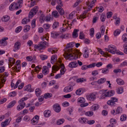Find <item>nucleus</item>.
I'll use <instances>...</instances> for the list:
<instances>
[{"label":"nucleus","instance_id":"24","mask_svg":"<svg viewBox=\"0 0 127 127\" xmlns=\"http://www.w3.org/2000/svg\"><path fill=\"white\" fill-rule=\"evenodd\" d=\"M117 84L119 85H123L124 84V81L120 78H117L116 80Z\"/></svg>","mask_w":127,"mask_h":127},{"label":"nucleus","instance_id":"28","mask_svg":"<svg viewBox=\"0 0 127 127\" xmlns=\"http://www.w3.org/2000/svg\"><path fill=\"white\" fill-rule=\"evenodd\" d=\"M122 39L124 42H127V34H124L122 36Z\"/></svg>","mask_w":127,"mask_h":127},{"label":"nucleus","instance_id":"52","mask_svg":"<svg viewBox=\"0 0 127 127\" xmlns=\"http://www.w3.org/2000/svg\"><path fill=\"white\" fill-rule=\"evenodd\" d=\"M87 50L86 49L85 50L84 54L83 55L84 57L85 58H87L89 56V53L87 52Z\"/></svg>","mask_w":127,"mask_h":127},{"label":"nucleus","instance_id":"34","mask_svg":"<svg viewBox=\"0 0 127 127\" xmlns=\"http://www.w3.org/2000/svg\"><path fill=\"white\" fill-rule=\"evenodd\" d=\"M57 56L56 55H53L51 58V63L52 64H53L54 63V61L56 60V61L57 60Z\"/></svg>","mask_w":127,"mask_h":127},{"label":"nucleus","instance_id":"63","mask_svg":"<svg viewBox=\"0 0 127 127\" xmlns=\"http://www.w3.org/2000/svg\"><path fill=\"white\" fill-rule=\"evenodd\" d=\"M30 117L28 116H25L23 120L26 121H28L30 120Z\"/></svg>","mask_w":127,"mask_h":127},{"label":"nucleus","instance_id":"39","mask_svg":"<svg viewBox=\"0 0 127 127\" xmlns=\"http://www.w3.org/2000/svg\"><path fill=\"white\" fill-rule=\"evenodd\" d=\"M122 108L120 107H119L117 108L116 110V114H119L122 113Z\"/></svg>","mask_w":127,"mask_h":127},{"label":"nucleus","instance_id":"55","mask_svg":"<svg viewBox=\"0 0 127 127\" xmlns=\"http://www.w3.org/2000/svg\"><path fill=\"white\" fill-rule=\"evenodd\" d=\"M56 1L58 5V6L60 7L63 6V4L61 0H56Z\"/></svg>","mask_w":127,"mask_h":127},{"label":"nucleus","instance_id":"46","mask_svg":"<svg viewBox=\"0 0 127 127\" xmlns=\"http://www.w3.org/2000/svg\"><path fill=\"white\" fill-rule=\"evenodd\" d=\"M52 96V94L51 93H47L44 95V97L45 98H50Z\"/></svg>","mask_w":127,"mask_h":127},{"label":"nucleus","instance_id":"59","mask_svg":"<svg viewBox=\"0 0 127 127\" xmlns=\"http://www.w3.org/2000/svg\"><path fill=\"white\" fill-rule=\"evenodd\" d=\"M112 14V13L111 12H107L106 14L107 17L108 18L111 17Z\"/></svg>","mask_w":127,"mask_h":127},{"label":"nucleus","instance_id":"40","mask_svg":"<svg viewBox=\"0 0 127 127\" xmlns=\"http://www.w3.org/2000/svg\"><path fill=\"white\" fill-rule=\"evenodd\" d=\"M30 28V26L29 25H26L24 28V31L25 32H28Z\"/></svg>","mask_w":127,"mask_h":127},{"label":"nucleus","instance_id":"42","mask_svg":"<svg viewBox=\"0 0 127 127\" xmlns=\"http://www.w3.org/2000/svg\"><path fill=\"white\" fill-rule=\"evenodd\" d=\"M126 119L127 116L125 114H123L121 116L120 119L122 121H125Z\"/></svg>","mask_w":127,"mask_h":127},{"label":"nucleus","instance_id":"20","mask_svg":"<svg viewBox=\"0 0 127 127\" xmlns=\"http://www.w3.org/2000/svg\"><path fill=\"white\" fill-rule=\"evenodd\" d=\"M21 43L19 41L16 42L14 45V48L16 50H18L20 48Z\"/></svg>","mask_w":127,"mask_h":127},{"label":"nucleus","instance_id":"15","mask_svg":"<svg viewBox=\"0 0 127 127\" xmlns=\"http://www.w3.org/2000/svg\"><path fill=\"white\" fill-rule=\"evenodd\" d=\"M77 65V64L76 62H71L68 65L69 67L71 68L75 67Z\"/></svg>","mask_w":127,"mask_h":127},{"label":"nucleus","instance_id":"12","mask_svg":"<svg viewBox=\"0 0 127 127\" xmlns=\"http://www.w3.org/2000/svg\"><path fill=\"white\" fill-rule=\"evenodd\" d=\"M73 89V87L72 86H69L65 87L63 91L65 93L71 91Z\"/></svg>","mask_w":127,"mask_h":127},{"label":"nucleus","instance_id":"1","mask_svg":"<svg viewBox=\"0 0 127 127\" xmlns=\"http://www.w3.org/2000/svg\"><path fill=\"white\" fill-rule=\"evenodd\" d=\"M73 44L70 43L67 44L65 51V55H63L65 58L69 60L76 59L78 58V55L75 56L73 54V53L72 51L71 48H68L73 47Z\"/></svg>","mask_w":127,"mask_h":127},{"label":"nucleus","instance_id":"3","mask_svg":"<svg viewBox=\"0 0 127 127\" xmlns=\"http://www.w3.org/2000/svg\"><path fill=\"white\" fill-rule=\"evenodd\" d=\"M48 43L45 41L41 42L40 44L37 45H35L34 46V48L38 50L44 49L45 48V45H47ZM48 45L47 44V45Z\"/></svg>","mask_w":127,"mask_h":127},{"label":"nucleus","instance_id":"9","mask_svg":"<svg viewBox=\"0 0 127 127\" xmlns=\"http://www.w3.org/2000/svg\"><path fill=\"white\" fill-rule=\"evenodd\" d=\"M22 0H18L17 2H15V4H14L15 6V9H17L20 8L22 6Z\"/></svg>","mask_w":127,"mask_h":127},{"label":"nucleus","instance_id":"19","mask_svg":"<svg viewBox=\"0 0 127 127\" xmlns=\"http://www.w3.org/2000/svg\"><path fill=\"white\" fill-rule=\"evenodd\" d=\"M79 31L78 29H74L72 35L73 37L74 38L77 37L78 36L77 32Z\"/></svg>","mask_w":127,"mask_h":127},{"label":"nucleus","instance_id":"10","mask_svg":"<svg viewBox=\"0 0 127 127\" xmlns=\"http://www.w3.org/2000/svg\"><path fill=\"white\" fill-rule=\"evenodd\" d=\"M54 110L57 112H59L61 110V107L58 104H56L53 106Z\"/></svg>","mask_w":127,"mask_h":127},{"label":"nucleus","instance_id":"51","mask_svg":"<svg viewBox=\"0 0 127 127\" xmlns=\"http://www.w3.org/2000/svg\"><path fill=\"white\" fill-rule=\"evenodd\" d=\"M94 30L93 28H92L90 30V35L91 37H93L94 36Z\"/></svg>","mask_w":127,"mask_h":127},{"label":"nucleus","instance_id":"50","mask_svg":"<svg viewBox=\"0 0 127 127\" xmlns=\"http://www.w3.org/2000/svg\"><path fill=\"white\" fill-rule=\"evenodd\" d=\"M40 57L41 59L42 60L46 59L48 58V56H47L43 55H40Z\"/></svg>","mask_w":127,"mask_h":127},{"label":"nucleus","instance_id":"45","mask_svg":"<svg viewBox=\"0 0 127 127\" xmlns=\"http://www.w3.org/2000/svg\"><path fill=\"white\" fill-rule=\"evenodd\" d=\"M99 105L97 104H95L92 107L93 108V110L94 111L98 109L99 107Z\"/></svg>","mask_w":127,"mask_h":127},{"label":"nucleus","instance_id":"43","mask_svg":"<svg viewBox=\"0 0 127 127\" xmlns=\"http://www.w3.org/2000/svg\"><path fill=\"white\" fill-rule=\"evenodd\" d=\"M85 35L82 32H80L79 35V38L81 39H85Z\"/></svg>","mask_w":127,"mask_h":127},{"label":"nucleus","instance_id":"33","mask_svg":"<svg viewBox=\"0 0 127 127\" xmlns=\"http://www.w3.org/2000/svg\"><path fill=\"white\" fill-rule=\"evenodd\" d=\"M35 92L37 96H39L40 95L41 92L40 89L38 88L35 90Z\"/></svg>","mask_w":127,"mask_h":127},{"label":"nucleus","instance_id":"47","mask_svg":"<svg viewBox=\"0 0 127 127\" xmlns=\"http://www.w3.org/2000/svg\"><path fill=\"white\" fill-rule=\"evenodd\" d=\"M52 70L54 71H58L59 69V67L57 65H53L52 67Z\"/></svg>","mask_w":127,"mask_h":127},{"label":"nucleus","instance_id":"30","mask_svg":"<svg viewBox=\"0 0 127 127\" xmlns=\"http://www.w3.org/2000/svg\"><path fill=\"white\" fill-rule=\"evenodd\" d=\"M82 88L76 90V93L77 95H80L83 93V92L82 91Z\"/></svg>","mask_w":127,"mask_h":127},{"label":"nucleus","instance_id":"36","mask_svg":"<svg viewBox=\"0 0 127 127\" xmlns=\"http://www.w3.org/2000/svg\"><path fill=\"white\" fill-rule=\"evenodd\" d=\"M14 4L15 2H13L12 3L10 6L9 9L11 11H13L15 9V6L14 5Z\"/></svg>","mask_w":127,"mask_h":127},{"label":"nucleus","instance_id":"13","mask_svg":"<svg viewBox=\"0 0 127 127\" xmlns=\"http://www.w3.org/2000/svg\"><path fill=\"white\" fill-rule=\"evenodd\" d=\"M56 9L58 10L61 15H63L64 14V11L62 8L60 6H57Z\"/></svg>","mask_w":127,"mask_h":127},{"label":"nucleus","instance_id":"57","mask_svg":"<svg viewBox=\"0 0 127 127\" xmlns=\"http://www.w3.org/2000/svg\"><path fill=\"white\" fill-rule=\"evenodd\" d=\"M98 72L97 70H95L93 71L92 73V74L93 76H95L98 74Z\"/></svg>","mask_w":127,"mask_h":127},{"label":"nucleus","instance_id":"54","mask_svg":"<svg viewBox=\"0 0 127 127\" xmlns=\"http://www.w3.org/2000/svg\"><path fill=\"white\" fill-rule=\"evenodd\" d=\"M106 18V16L105 15L103 14H101L100 16V20L102 22H104Z\"/></svg>","mask_w":127,"mask_h":127},{"label":"nucleus","instance_id":"62","mask_svg":"<svg viewBox=\"0 0 127 127\" xmlns=\"http://www.w3.org/2000/svg\"><path fill=\"white\" fill-rule=\"evenodd\" d=\"M116 119H111L110 120V124H115L116 123Z\"/></svg>","mask_w":127,"mask_h":127},{"label":"nucleus","instance_id":"35","mask_svg":"<svg viewBox=\"0 0 127 127\" xmlns=\"http://www.w3.org/2000/svg\"><path fill=\"white\" fill-rule=\"evenodd\" d=\"M121 32V30L119 29H117L114 32V34L115 36H116L118 35Z\"/></svg>","mask_w":127,"mask_h":127},{"label":"nucleus","instance_id":"4","mask_svg":"<svg viewBox=\"0 0 127 127\" xmlns=\"http://www.w3.org/2000/svg\"><path fill=\"white\" fill-rule=\"evenodd\" d=\"M38 7L37 6H35L30 11L29 14V17L31 18L33 15H35L38 10Z\"/></svg>","mask_w":127,"mask_h":127},{"label":"nucleus","instance_id":"32","mask_svg":"<svg viewBox=\"0 0 127 127\" xmlns=\"http://www.w3.org/2000/svg\"><path fill=\"white\" fill-rule=\"evenodd\" d=\"M59 35V34L56 32H52L51 33V36L53 38H56Z\"/></svg>","mask_w":127,"mask_h":127},{"label":"nucleus","instance_id":"23","mask_svg":"<svg viewBox=\"0 0 127 127\" xmlns=\"http://www.w3.org/2000/svg\"><path fill=\"white\" fill-rule=\"evenodd\" d=\"M87 13V11H84L83 13L80 15V16L77 17V19H78L79 17V19L83 18L84 19L86 18V14Z\"/></svg>","mask_w":127,"mask_h":127},{"label":"nucleus","instance_id":"5","mask_svg":"<svg viewBox=\"0 0 127 127\" xmlns=\"http://www.w3.org/2000/svg\"><path fill=\"white\" fill-rule=\"evenodd\" d=\"M105 49L106 51H108L111 54H114L115 53V51L117 49V48L114 45H110L108 46V48H105Z\"/></svg>","mask_w":127,"mask_h":127},{"label":"nucleus","instance_id":"18","mask_svg":"<svg viewBox=\"0 0 127 127\" xmlns=\"http://www.w3.org/2000/svg\"><path fill=\"white\" fill-rule=\"evenodd\" d=\"M44 114L45 117H47L51 115V111L49 110H45L44 112Z\"/></svg>","mask_w":127,"mask_h":127},{"label":"nucleus","instance_id":"61","mask_svg":"<svg viewBox=\"0 0 127 127\" xmlns=\"http://www.w3.org/2000/svg\"><path fill=\"white\" fill-rule=\"evenodd\" d=\"M8 122V120H5L4 122H2L1 123V125L3 127H5L7 125V123Z\"/></svg>","mask_w":127,"mask_h":127},{"label":"nucleus","instance_id":"56","mask_svg":"<svg viewBox=\"0 0 127 127\" xmlns=\"http://www.w3.org/2000/svg\"><path fill=\"white\" fill-rule=\"evenodd\" d=\"M75 12H72L69 15V18L70 19H71L73 18V17L75 14Z\"/></svg>","mask_w":127,"mask_h":127},{"label":"nucleus","instance_id":"27","mask_svg":"<svg viewBox=\"0 0 127 127\" xmlns=\"http://www.w3.org/2000/svg\"><path fill=\"white\" fill-rule=\"evenodd\" d=\"M77 102L81 103H84L85 102V100L83 97H79L77 99Z\"/></svg>","mask_w":127,"mask_h":127},{"label":"nucleus","instance_id":"14","mask_svg":"<svg viewBox=\"0 0 127 127\" xmlns=\"http://www.w3.org/2000/svg\"><path fill=\"white\" fill-rule=\"evenodd\" d=\"M25 91H28L29 92H32L33 91V89L31 88V85L29 84L27 86H25L24 88Z\"/></svg>","mask_w":127,"mask_h":127},{"label":"nucleus","instance_id":"17","mask_svg":"<svg viewBox=\"0 0 127 127\" xmlns=\"http://www.w3.org/2000/svg\"><path fill=\"white\" fill-rule=\"evenodd\" d=\"M79 122L81 123H86L87 122L88 120L85 118H81L79 119Z\"/></svg>","mask_w":127,"mask_h":127},{"label":"nucleus","instance_id":"49","mask_svg":"<svg viewBox=\"0 0 127 127\" xmlns=\"http://www.w3.org/2000/svg\"><path fill=\"white\" fill-rule=\"evenodd\" d=\"M85 114L87 116H91L93 115V112L92 111H88L86 112Z\"/></svg>","mask_w":127,"mask_h":127},{"label":"nucleus","instance_id":"7","mask_svg":"<svg viewBox=\"0 0 127 127\" xmlns=\"http://www.w3.org/2000/svg\"><path fill=\"white\" fill-rule=\"evenodd\" d=\"M110 100H109L107 102V104L111 106L114 105L115 102H117L118 100L117 98L114 97L111 98Z\"/></svg>","mask_w":127,"mask_h":127},{"label":"nucleus","instance_id":"41","mask_svg":"<svg viewBox=\"0 0 127 127\" xmlns=\"http://www.w3.org/2000/svg\"><path fill=\"white\" fill-rule=\"evenodd\" d=\"M64 121V119H61L58 120L57 122V124L60 125L63 124Z\"/></svg>","mask_w":127,"mask_h":127},{"label":"nucleus","instance_id":"26","mask_svg":"<svg viewBox=\"0 0 127 127\" xmlns=\"http://www.w3.org/2000/svg\"><path fill=\"white\" fill-rule=\"evenodd\" d=\"M30 21L29 18L27 17L23 19L22 21V23L24 24H25L27 23Z\"/></svg>","mask_w":127,"mask_h":127},{"label":"nucleus","instance_id":"11","mask_svg":"<svg viewBox=\"0 0 127 127\" xmlns=\"http://www.w3.org/2000/svg\"><path fill=\"white\" fill-rule=\"evenodd\" d=\"M8 39L7 37H4L0 40V46L6 45L7 44V42L6 40Z\"/></svg>","mask_w":127,"mask_h":127},{"label":"nucleus","instance_id":"16","mask_svg":"<svg viewBox=\"0 0 127 127\" xmlns=\"http://www.w3.org/2000/svg\"><path fill=\"white\" fill-rule=\"evenodd\" d=\"M48 67L46 66H44L42 68V72L44 75L47 74L48 73Z\"/></svg>","mask_w":127,"mask_h":127},{"label":"nucleus","instance_id":"53","mask_svg":"<svg viewBox=\"0 0 127 127\" xmlns=\"http://www.w3.org/2000/svg\"><path fill=\"white\" fill-rule=\"evenodd\" d=\"M101 34L102 35H103L104 34L105 32V27L104 26H102L101 27Z\"/></svg>","mask_w":127,"mask_h":127},{"label":"nucleus","instance_id":"25","mask_svg":"<svg viewBox=\"0 0 127 127\" xmlns=\"http://www.w3.org/2000/svg\"><path fill=\"white\" fill-rule=\"evenodd\" d=\"M10 18L8 16L6 15L3 16L1 18V20L3 22H6L9 20Z\"/></svg>","mask_w":127,"mask_h":127},{"label":"nucleus","instance_id":"60","mask_svg":"<svg viewBox=\"0 0 127 127\" xmlns=\"http://www.w3.org/2000/svg\"><path fill=\"white\" fill-rule=\"evenodd\" d=\"M35 25V20L33 19L32 22V28H34Z\"/></svg>","mask_w":127,"mask_h":127},{"label":"nucleus","instance_id":"31","mask_svg":"<svg viewBox=\"0 0 127 127\" xmlns=\"http://www.w3.org/2000/svg\"><path fill=\"white\" fill-rule=\"evenodd\" d=\"M106 80L105 78H101L97 81V83L99 84H101L104 83Z\"/></svg>","mask_w":127,"mask_h":127},{"label":"nucleus","instance_id":"29","mask_svg":"<svg viewBox=\"0 0 127 127\" xmlns=\"http://www.w3.org/2000/svg\"><path fill=\"white\" fill-rule=\"evenodd\" d=\"M59 23L58 22H55L52 25V27L53 29H55L57 28L59 26Z\"/></svg>","mask_w":127,"mask_h":127},{"label":"nucleus","instance_id":"37","mask_svg":"<svg viewBox=\"0 0 127 127\" xmlns=\"http://www.w3.org/2000/svg\"><path fill=\"white\" fill-rule=\"evenodd\" d=\"M52 15L55 18H57L59 16V14L56 10L52 12Z\"/></svg>","mask_w":127,"mask_h":127},{"label":"nucleus","instance_id":"64","mask_svg":"<svg viewBox=\"0 0 127 127\" xmlns=\"http://www.w3.org/2000/svg\"><path fill=\"white\" fill-rule=\"evenodd\" d=\"M43 27L45 29H47L50 28V25L48 24H45L43 26Z\"/></svg>","mask_w":127,"mask_h":127},{"label":"nucleus","instance_id":"38","mask_svg":"<svg viewBox=\"0 0 127 127\" xmlns=\"http://www.w3.org/2000/svg\"><path fill=\"white\" fill-rule=\"evenodd\" d=\"M123 92V89L122 87L119 88L117 89V93L121 94Z\"/></svg>","mask_w":127,"mask_h":127},{"label":"nucleus","instance_id":"44","mask_svg":"<svg viewBox=\"0 0 127 127\" xmlns=\"http://www.w3.org/2000/svg\"><path fill=\"white\" fill-rule=\"evenodd\" d=\"M22 29V27L21 26H19L16 28L15 30V32L18 33L20 32Z\"/></svg>","mask_w":127,"mask_h":127},{"label":"nucleus","instance_id":"2","mask_svg":"<svg viewBox=\"0 0 127 127\" xmlns=\"http://www.w3.org/2000/svg\"><path fill=\"white\" fill-rule=\"evenodd\" d=\"M27 97H24L22 98L19 100L18 102L19 104L17 107V109L18 111H20L24 108L26 105V103L24 102L27 99Z\"/></svg>","mask_w":127,"mask_h":127},{"label":"nucleus","instance_id":"58","mask_svg":"<svg viewBox=\"0 0 127 127\" xmlns=\"http://www.w3.org/2000/svg\"><path fill=\"white\" fill-rule=\"evenodd\" d=\"M109 70L108 68H104L102 70V73L103 74H106L108 73Z\"/></svg>","mask_w":127,"mask_h":127},{"label":"nucleus","instance_id":"8","mask_svg":"<svg viewBox=\"0 0 127 127\" xmlns=\"http://www.w3.org/2000/svg\"><path fill=\"white\" fill-rule=\"evenodd\" d=\"M95 63H93L88 65H84L81 67V69L83 70H85L88 68L94 67L95 66Z\"/></svg>","mask_w":127,"mask_h":127},{"label":"nucleus","instance_id":"22","mask_svg":"<svg viewBox=\"0 0 127 127\" xmlns=\"http://www.w3.org/2000/svg\"><path fill=\"white\" fill-rule=\"evenodd\" d=\"M45 20V15L42 14L41 15L39 18V21L40 22L42 23L44 22Z\"/></svg>","mask_w":127,"mask_h":127},{"label":"nucleus","instance_id":"48","mask_svg":"<svg viewBox=\"0 0 127 127\" xmlns=\"http://www.w3.org/2000/svg\"><path fill=\"white\" fill-rule=\"evenodd\" d=\"M86 81V80L83 78H81L77 79L76 80V82L77 83L82 82Z\"/></svg>","mask_w":127,"mask_h":127},{"label":"nucleus","instance_id":"21","mask_svg":"<svg viewBox=\"0 0 127 127\" xmlns=\"http://www.w3.org/2000/svg\"><path fill=\"white\" fill-rule=\"evenodd\" d=\"M16 100H13L7 106V108H9L13 106L16 103Z\"/></svg>","mask_w":127,"mask_h":127},{"label":"nucleus","instance_id":"6","mask_svg":"<svg viewBox=\"0 0 127 127\" xmlns=\"http://www.w3.org/2000/svg\"><path fill=\"white\" fill-rule=\"evenodd\" d=\"M86 97L88 100L91 101H94L96 98L95 95L93 93L88 94L86 95Z\"/></svg>","mask_w":127,"mask_h":127}]
</instances>
